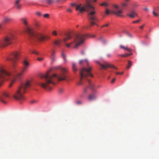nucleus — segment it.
Here are the masks:
<instances>
[{
  "mask_svg": "<svg viewBox=\"0 0 159 159\" xmlns=\"http://www.w3.org/2000/svg\"><path fill=\"white\" fill-rule=\"evenodd\" d=\"M61 70L62 71L61 74L57 75L56 74H53L52 75H50L49 72L50 71H48L44 75L41 76L42 79H43V82H38L37 83V85L40 86L48 91H50L52 89L51 86V84L54 85V80L55 78L57 77L59 81L66 80V72L67 70L65 68H61Z\"/></svg>",
  "mask_w": 159,
  "mask_h": 159,
  "instance_id": "obj_1",
  "label": "nucleus"
},
{
  "mask_svg": "<svg viewBox=\"0 0 159 159\" xmlns=\"http://www.w3.org/2000/svg\"><path fill=\"white\" fill-rule=\"evenodd\" d=\"M31 86V81H27L25 83L20 86L15 94L14 95V98L17 100H23L24 99L23 94L25 92V90Z\"/></svg>",
  "mask_w": 159,
  "mask_h": 159,
  "instance_id": "obj_2",
  "label": "nucleus"
},
{
  "mask_svg": "<svg viewBox=\"0 0 159 159\" xmlns=\"http://www.w3.org/2000/svg\"><path fill=\"white\" fill-rule=\"evenodd\" d=\"M95 36V35H92L90 36V35L88 34H77L76 35V36L74 39V42L69 44L66 43V44L67 47L69 48L70 47V45L71 44L74 42H75L76 43V44L74 48H77L79 46L82 44L84 40L90 37H93Z\"/></svg>",
  "mask_w": 159,
  "mask_h": 159,
  "instance_id": "obj_3",
  "label": "nucleus"
},
{
  "mask_svg": "<svg viewBox=\"0 0 159 159\" xmlns=\"http://www.w3.org/2000/svg\"><path fill=\"white\" fill-rule=\"evenodd\" d=\"M85 61L86 63V65L88 66V69L85 68H83L80 70V81L79 83V85L82 84V80L83 79H86L88 76L89 75L91 77H93V75H92L90 71L92 69L91 67L88 66L89 61L87 59L85 60Z\"/></svg>",
  "mask_w": 159,
  "mask_h": 159,
  "instance_id": "obj_4",
  "label": "nucleus"
},
{
  "mask_svg": "<svg viewBox=\"0 0 159 159\" xmlns=\"http://www.w3.org/2000/svg\"><path fill=\"white\" fill-rule=\"evenodd\" d=\"M25 31V33L28 35L29 39L31 40H39L43 41L45 38H48L47 36H44L35 30H29Z\"/></svg>",
  "mask_w": 159,
  "mask_h": 159,
  "instance_id": "obj_5",
  "label": "nucleus"
},
{
  "mask_svg": "<svg viewBox=\"0 0 159 159\" xmlns=\"http://www.w3.org/2000/svg\"><path fill=\"white\" fill-rule=\"evenodd\" d=\"M14 34L9 33L4 37L3 39L0 41V47H4L12 43V41L15 39Z\"/></svg>",
  "mask_w": 159,
  "mask_h": 159,
  "instance_id": "obj_6",
  "label": "nucleus"
},
{
  "mask_svg": "<svg viewBox=\"0 0 159 159\" xmlns=\"http://www.w3.org/2000/svg\"><path fill=\"white\" fill-rule=\"evenodd\" d=\"M19 53L18 52H15L11 55V57L7 59L8 61H10L11 62V69L12 70L15 72L16 71L17 65L16 61L18 59Z\"/></svg>",
  "mask_w": 159,
  "mask_h": 159,
  "instance_id": "obj_7",
  "label": "nucleus"
},
{
  "mask_svg": "<svg viewBox=\"0 0 159 159\" xmlns=\"http://www.w3.org/2000/svg\"><path fill=\"white\" fill-rule=\"evenodd\" d=\"M95 8L90 4V0H85L84 6L81 7L79 9L80 13L83 11L89 12L91 10H94Z\"/></svg>",
  "mask_w": 159,
  "mask_h": 159,
  "instance_id": "obj_8",
  "label": "nucleus"
},
{
  "mask_svg": "<svg viewBox=\"0 0 159 159\" xmlns=\"http://www.w3.org/2000/svg\"><path fill=\"white\" fill-rule=\"evenodd\" d=\"M23 65L24 67L22 70L21 72L18 74L16 76L14 77V79L11 81V84L9 85V87H11L12 84L15 81L16 79L20 80V79L23 73L25 72L26 69L29 66V63L26 61L25 60L23 62Z\"/></svg>",
  "mask_w": 159,
  "mask_h": 159,
  "instance_id": "obj_9",
  "label": "nucleus"
},
{
  "mask_svg": "<svg viewBox=\"0 0 159 159\" xmlns=\"http://www.w3.org/2000/svg\"><path fill=\"white\" fill-rule=\"evenodd\" d=\"M95 13V12L94 11H92L88 13V18L89 20H91L92 21L90 22V25L89 26H85L84 29H89V27H91L92 26L96 24L94 21L96 20L95 16L94 15Z\"/></svg>",
  "mask_w": 159,
  "mask_h": 159,
  "instance_id": "obj_10",
  "label": "nucleus"
},
{
  "mask_svg": "<svg viewBox=\"0 0 159 159\" xmlns=\"http://www.w3.org/2000/svg\"><path fill=\"white\" fill-rule=\"evenodd\" d=\"M10 73L7 72L3 68H1L0 69V86L2 84V83L6 77L10 76Z\"/></svg>",
  "mask_w": 159,
  "mask_h": 159,
  "instance_id": "obj_11",
  "label": "nucleus"
},
{
  "mask_svg": "<svg viewBox=\"0 0 159 159\" xmlns=\"http://www.w3.org/2000/svg\"><path fill=\"white\" fill-rule=\"evenodd\" d=\"M66 34L67 37L66 38H65L63 39L64 42L66 43V42L68 39H70L74 36H76L77 34L74 33L71 31L69 30L66 33Z\"/></svg>",
  "mask_w": 159,
  "mask_h": 159,
  "instance_id": "obj_12",
  "label": "nucleus"
},
{
  "mask_svg": "<svg viewBox=\"0 0 159 159\" xmlns=\"http://www.w3.org/2000/svg\"><path fill=\"white\" fill-rule=\"evenodd\" d=\"M97 63L98 65L101 66L102 69H106L109 67L113 68L115 69H117V68L114 65L110 64L107 62H104V64H101L99 62H98Z\"/></svg>",
  "mask_w": 159,
  "mask_h": 159,
  "instance_id": "obj_13",
  "label": "nucleus"
},
{
  "mask_svg": "<svg viewBox=\"0 0 159 159\" xmlns=\"http://www.w3.org/2000/svg\"><path fill=\"white\" fill-rule=\"evenodd\" d=\"M9 97V94L7 93L4 92L0 97V100L3 103L6 104L7 103L6 99Z\"/></svg>",
  "mask_w": 159,
  "mask_h": 159,
  "instance_id": "obj_14",
  "label": "nucleus"
},
{
  "mask_svg": "<svg viewBox=\"0 0 159 159\" xmlns=\"http://www.w3.org/2000/svg\"><path fill=\"white\" fill-rule=\"evenodd\" d=\"M20 20L24 25L27 30H31L29 27V24L28 22L27 19L26 17L21 18Z\"/></svg>",
  "mask_w": 159,
  "mask_h": 159,
  "instance_id": "obj_15",
  "label": "nucleus"
},
{
  "mask_svg": "<svg viewBox=\"0 0 159 159\" xmlns=\"http://www.w3.org/2000/svg\"><path fill=\"white\" fill-rule=\"evenodd\" d=\"M127 15L131 18H134L135 16H138L137 14L134 11H130V14H128Z\"/></svg>",
  "mask_w": 159,
  "mask_h": 159,
  "instance_id": "obj_16",
  "label": "nucleus"
},
{
  "mask_svg": "<svg viewBox=\"0 0 159 159\" xmlns=\"http://www.w3.org/2000/svg\"><path fill=\"white\" fill-rule=\"evenodd\" d=\"M13 20L11 18L6 16L3 19V22L6 23H10Z\"/></svg>",
  "mask_w": 159,
  "mask_h": 159,
  "instance_id": "obj_17",
  "label": "nucleus"
},
{
  "mask_svg": "<svg viewBox=\"0 0 159 159\" xmlns=\"http://www.w3.org/2000/svg\"><path fill=\"white\" fill-rule=\"evenodd\" d=\"M122 10H120L118 11H112L111 12V13L114 14L118 16H122V15H121V14L122 13Z\"/></svg>",
  "mask_w": 159,
  "mask_h": 159,
  "instance_id": "obj_18",
  "label": "nucleus"
},
{
  "mask_svg": "<svg viewBox=\"0 0 159 159\" xmlns=\"http://www.w3.org/2000/svg\"><path fill=\"white\" fill-rule=\"evenodd\" d=\"M96 98V95L94 93L89 95V99L90 101H92V100L95 99Z\"/></svg>",
  "mask_w": 159,
  "mask_h": 159,
  "instance_id": "obj_19",
  "label": "nucleus"
},
{
  "mask_svg": "<svg viewBox=\"0 0 159 159\" xmlns=\"http://www.w3.org/2000/svg\"><path fill=\"white\" fill-rule=\"evenodd\" d=\"M89 83V88L93 91H95V88L94 87V85L93 84L91 83L90 81L89 80H88Z\"/></svg>",
  "mask_w": 159,
  "mask_h": 159,
  "instance_id": "obj_20",
  "label": "nucleus"
},
{
  "mask_svg": "<svg viewBox=\"0 0 159 159\" xmlns=\"http://www.w3.org/2000/svg\"><path fill=\"white\" fill-rule=\"evenodd\" d=\"M72 68L74 72H76L78 70L76 67V65L74 63H72Z\"/></svg>",
  "mask_w": 159,
  "mask_h": 159,
  "instance_id": "obj_21",
  "label": "nucleus"
},
{
  "mask_svg": "<svg viewBox=\"0 0 159 159\" xmlns=\"http://www.w3.org/2000/svg\"><path fill=\"white\" fill-rule=\"evenodd\" d=\"M53 43L55 45L59 46L61 43V41L55 40L54 41Z\"/></svg>",
  "mask_w": 159,
  "mask_h": 159,
  "instance_id": "obj_22",
  "label": "nucleus"
},
{
  "mask_svg": "<svg viewBox=\"0 0 159 159\" xmlns=\"http://www.w3.org/2000/svg\"><path fill=\"white\" fill-rule=\"evenodd\" d=\"M120 47L121 48L123 49H124L126 50V51H127L128 52H130L132 51V50L131 49L129 48H128L127 47H125L122 45H120Z\"/></svg>",
  "mask_w": 159,
  "mask_h": 159,
  "instance_id": "obj_23",
  "label": "nucleus"
},
{
  "mask_svg": "<svg viewBox=\"0 0 159 159\" xmlns=\"http://www.w3.org/2000/svg\"><path fill=\"white\" fill-rule=\"evenodd\" d=\"M132 62L130 61H128V65L127 67V69H129L132 66Z\"/></svg>",
  "mask_w": 159,
  "mask_h": 159,
  "instance_id": "obj_24",
  "label": "nucleus"
},
{
  "mask_svg": "<svg viewBox=\"0 0 159 159\" xmlns=\"http://www.w3.org/2000/svg\"><path fill=\"white\" fill-rule=\"evenodd\" d=\"M99 5L101 6H103L106 7L108 6V4H107L106 2H103L102 3L100 4Z\"/></svg>",
  "mask_w": 159,
  "mask_h": 159,
  "instance_id": "obj_25",
  "label": "nucleus"
},
{
  "mask_svg": "<svg viewBox=\"0 0 159 159\" xmlns=\"http://www.w3.org/2000/svg\"><path fill=\"white\" fill-rule=\"evenodd\" d=\"M46 1L48 4H52L54 2L53 0H46Z\"/></svg>",
  "mask_w": 159,
  "mask_h": 159,
  "instance_id": "obj_26",
  "label": "nucleus"
},
{
  "mask_svg": "<svg viewBox=\"0 0 159 159\" xmlns=\"http://www.w3.org/2000/svg\"><path fill=\"white\" fill-rule=\"evenodd\" d=\"M15 6L17 9H19L20 8L21 6L19 4H15Z\"/></svg>",
  "mask_w": 159,
  "mask_h": 159,
  "instance_id": "obj_27",
  "label": "nucleus"
},
{
  "mask_svg": "<svg viewBox=\"0 0 159 159\" xmlns=\"http://www.w3.org/2000/svg\"><path fill=\"white\" fill-rule=\"evenodd\" d=\"M127 4V3H122L121 4V8L122 9H123L124 7L126 6Z\"/></svg>",
  "mask_w": 159,
  "mask_h": 159,
  "instance_id": "obj_28",
  "label": "nucleus"
},
{
  "mask_svg": "<svg viewBox=\"0 0 159 159\" xmlns=\"http://www.w3.org/2000/svg\"><path fill=\"white\" fill-rule=\"evenodd\" d=\"M107 15H109L110 13V11L109 10L107 9H106V11H105Z\"/></svg>",
  "mask_w": 159,
  "mask_h": 159,
  "instance_id": "obj_29",
  "label": "nucleus"
},
{
  "mask_svg": "<svg viewBox=\"0 0 159 159\" xmlns=\"http://www.w3.org/2000/svg\"><path fill=\"white\" fill-rule=\"evenodd\" d=\"M52 34L53 35L55 36L57 35V32L56 31V30H53L52 32Z\"/></svg>",
  "mask_w": 159,
  "mask_h": 159,
  "instance_id": "obj_30",
  "label": "nucleus"
},
{
  "mask_svg": "<svg viewBox=\"0 0 159 159\" xmlns=\"http://www.w3.org/2000/svg\"><path fill=\"white\" fill-rule=\"evenodd\" d=\"M118 56H120L123 57H125L128 56V55H127V54H125L119 55Z\"/></svg>",
  "mask_w": 159,
  "mask_h": 159,
  "instance_id": "obj_31",
  "label": "nucleus"
},
{
  "mask_svg": "<svg viewBox=\"0 0 159 159\" xmlns=\"http://www.w3.org/2000/svg\"><path fill=\"white\" fill-rule=\"evenodd\" d=\"M43 16L46 18H48L49 17V15L48 14H45L43 15Z\"/></svg>",
  "mask_w": 159,
  "mask_h": 159,
  "instance_id": "obj_32",
  "label": "nucleus"
},
{
  "mask_svg": "<svg viewBox=\"0 0 159 159\" xmlns=\"http://www.w3.org/2000/svg\"><path fill=\"white\" fill-rule=\"evenodd\" d=\"M84 62V61L83 60H80L79 61V64L80 65H83Z\"/></svg>",
  "mask_w": 159,
  "mask_h": 159,
  "instance_id": "obj_33",
  "label": "nucleus"
},
{
  "mask_svg": "<svg viewBox=\"0 0 159 159\" xmlns=\"http://www.w3.org/2000/svg\"><path fill=\"white\" fill-rule=\"evenodd\" d=\"M140 20H141L139 19V20H136V21H133V23H138L139 22Z\"/></svg>",
  "mask_w": 159,
  "mask_h": 159,
  "instance_id": "obj_34",
  "label": "nucleus"
},
{
  "mask_svg": "<svg viewBox=\"0 0 159 159\" xmlns=\"http://www.w3.org/2000/svg\"><path fill=\"white\" fill-rule=\"evenodd\" d=\"M76 103L77 105H80L82 104V102L79 101H76Z\"/></svg>",
  "mask_w": 159,
  "mask_h": 159,
  "instance_id": "obj_35",
  "label": "nucleus"
},
{
  "mask_svg": "<svg viewBox=\"0 0 159 159\" xmlns=\"http://www.w3.org/2000/svg\"><path fill=\"white\" fill-rule=\"evenodd\" d=\"M55 52L54 50H53L52 52V56H53L55 54Z\"/></svg>",
  "mask_w": 159,
  "mask_h": 159,
  "instance_id": "obj_36",
  "label": "nucleus"
},
{
  "mask_svg": "<svg viewBox=\"0 0 159 159\" xmlns=\"http://www.w3.org/2000/svg\"><path fill=\"white\" fill-rule=\"evenodd\" d=\"M153 15L155 16H157L158 14L156 13L154 11H153Z\"/></svg>",
  "mask_w": 159,
  "mask_h": 159,
  "instance_id": "obj_37",
  "label": "nucleus"
},
{
  "mask_svg": "<svg viewBox=\"0 0 159 159\" xmlns=\"http://www.w3.org/2000/svg\"><path fill=\"white\" fill-rule=\"evenodd\" d=\"M36 14L37 15H38V16H41V13H40V12H36Z\"/></svg>",
  "mask_w": 159,
  "mask_h": 159,
  "instance_id": "obj_38",
  "label": "nucleus"
},
{
  "mask_svg": "<svg viewBox=\"0 0 159 159\" xmlns=\"http://www.w3.org/2000/svg\"><path fill=\"white\" fill-rule=\"evenodd\" d=\"M20 0H16V1L15 2V4H19L20 2Z\"/></svg>",
  "mask_w": 159,
  "mask_h": 159,
  "instance_id": "obj_39",
  "label": "nucleus"
},
{
  "mask_svg": "<svg viewBox=\"0 0 159 159\" xmlns=\"http://www.w3.org/2000/svg\"><path fill=\"white\" fill-rule=\"evenodd\" d=\"M123 72H122L121 73H120L119 72H116V75H122L123 74Z\"/></svg>",
  "mask_w": 159,
  "mask_h": 159,
  "instance_id": "obj_40",
  "label": "nucleus"
},
{
  "mask_svg": "<svg viewBox=\"0 0 159 159\" xmlns=\"http://www.w3.org/2000/svg\"><path fill=\"white\" fill-rule=\"evenodd\" d=\"M143 9H144V10L145 11H148V8L147 7H144V8H143Z\"/></svg>",
  "mask_w": 159,
  "mask_h": 159,
  "instance_id": "obj_41",
  "label": "nucleus"
},
{
  "mask_svg": "<svg viewBox=\"0 0 159 159\" xmlns=\"http://www.w3.org/2000/svg\"><path fill=\"white\" fill-rule=\"evenodd\" d=\"M116 80V78H114L113 79V80H112L111 81V83H113L114 81H115Z\"/></svg>",
  "mask_w": 159,
  "mask_h": 159,
  "instance_id": "obj_42",
  "label": "nucleus"
},
{
  "mask_svg": "<svg viewBox=\"0 0 159 159\" xmlns=\"http://www.w3.org/2000/svg\"><path fill=\"white\" fill-rule=\"evenodd\" d=\"M62 56L64 58V59H65V58H66V57H65V55L63 53H62Z\"/></svg>",
  "mask_w": 159,
  "mask_h": 159,
  "instance_id": "obj_43",
  "label": "nucleus"
},
{
  "mask_svg": "<svg viewBox=\"0 0 159 159\" xmlns=\"http://www.w3.org/2000/svg\"><path fill=\"white\" fill-rule=\"evenodd\" d=\"M144 26V25H143L141 26H140L139 28L141 29H143V28Z\"/></svg>",
  "mask_w": 159,
  "mask_h": 159,
  "instance_id": "obj_44",
  "label": "nucleus"
},
{
  "mask_svg": "<svg viewBox=\"0 0 159 159\" xmlns=\"http://www.w3.org/2000/svg\"><path fill=\"white\" fill-rule=\"evenodd\" d=\"M64 90L63 89H59V91L60 93H62L63 92Z\"/></svg>",
  "mask_w": 159,
  "mask_h": 159,
  "instance_id": "obj_45",
  "label": "nucleus"
},
{
  "mask_svg": "<svg viewBox=\"0 0 159 159\" xmlns=\"http://www.w3.org/2000/svg\"><path fill=\"white\" fill-rule=\"evenodd\" d=\"M76 8L75 9V10L76 11H77L80 9V8L79 7L77 6V5L76 6Z\"/></svg>",
  "mask_w": 159,
  "mask_h": 159,
  "instance_id": "obj_46",
  "label": "nucleus"
},
{
  "mask_svg": "<svg viewBox=\"0 0 159 159\" xmlns=\"http://www.w3.org/2000/svg\"><path fill=\"white\" fill-rule=\"evenodd\" d=\"M77 5L75 3H72L71 4V6H76Z\"/></svg>",
  "mask_w": 159,
  "mask_h": 159,
  "instance_id": "obj_47",
  "label": "nucleus"
},
{
  "mask_svg": "<svg viewBox=\"0 0 159 159\" xmlns=\"http://www.w3.org/2000/svg\"><path fill=\"white\" fill-rule=\"evenodd\" d=\"M87 88L85 89H84V93H86L87 92Z\"/></svg>",
  "mask_w": 159,
  "mask_h": 159,
  "instance_id": "obj_48",
  "label": "nucleus"
},
{
  "mask_svg": "<svg viewBox=\"0 0 159 159\" xmlns=\"http://www.w3.org/2000/svg\"><path fill=\"white\" fill-rule=\"evenodd\" d=\"M43 59V58H38V60L39 61H41V60H42Z\"/></svg>",
  "mask_w": 159,
  "mask_h": 159,
  "instance_id": "obj_49",
  "label": "nucleus"
},
{
  "mask_svg": "<svg viewBox=\"0 0 159 159\" xmlns=\"http://www.w3.org/2000/svg\"><path fill=\"white\" fill-rule=\"evenodd\" d=\"M32 53L35 54H38V52H36L35 51H33L32 52Z\"/></svg>",
  "mask_w": 159,
  "mask_h": 159,
  "instance_id": "obj_50",
  "label": "nucleus"
},
{
  "mask_svg": "<svg viewBox=\"0 0 159 159\" xmlns=\"http://www.w3.org/2000/svg\"><path fill=\"white\" fill-rule=\"evenodd\" d=\"M67 11H68L70 12H71V11H72V10L70 8L68 9L67 10Z\"/></svg>",
  "mask_w": 159,
  "mask_h": 159,
  "instance_id": "obj_51",
  "label": "nucleus"
},
{
  "mask_svg": "<svg viewBox=\"0 0 159 159\" xmlns=\"http://www.w3.org/2000/svg\"><path fill=\"white\" fill-rule=\"evenodd\" d=\"M114 7L116 9H118V7L117 5H114Z\"/></svg>",
  "mask_w": 159,
  "mask_h": 159,
  "instance_id": "obj_52",
  "label": "nucleus"
},
{
  "mask_svg": "<svg viewBox=\"0 0 159 159\" xmlns=\"http://www.w3.org/2000/svg\"><path fill=\"white\" fill-rule=\"evenodd\" d=\"M35 26L37 27H38L39 26V24L37 23H36L35 24Z\"/></svg>",
  "mask_w": 159,
  "mask_h": 159,
  "instance_id": "obj_53",
  "label": "nucleus"
},
{
  "mask_svg": "<svg viewBox=\"0 0 159 159\" xmlns=\"http://www.w3.org/2000/svg\"><path fill=\"white\" fill-rule=\"evenodd\" d=\"M99 39L101 40L102 41H103V38L102 37H101L100 38H99Z\"/></svg>",
  "mask_w": 159,
  "mask_h": 159,
  "instance_id": "obj_54",
  "label": "nucleus"
},
{
  "mask_svg": "<svg viewBox=\"0 0 159 159\" xmlns=\"http://www.w3.org/2000/svg\"><path fill=\"white\" fill-rule=\"evenodd\" d=\"M108 24H106V25H103L102 26V28H103V27H105V26H108Z\"/></svg>",
  "mask_w": 159,
  "mask_h": 159,
  "instance_id": "obj_55",
  "label": "nucleus"
},
{
  "mask_svg": "<svg viewBox=\"0 0 159 159\" xmlns=\"http://www.w3.org/2000/svg\"><path fill=\"white\" fill-rule=\"evenodd\" d=\"M107 56L108 57H110L111 56V55L110 54H107Z\"/></svg>",
  "mask_w": 159,
  "mask_h": 159,
  "instance_id": "obj_56",
  "label": "nucleus"
},
{
  "mask_svg": "<svg viewBox=\"0 0 159 159\" xmlns=\"http://www.w3.org/2000/svg\"><path fill=\"white\" fill-rule=\"evenodd\" d=\"M77 6L79 7L80 8V7L81 6H82V4H80L79 5H77Z\"/></svg>",
  "mask_w": 159,
  "mask_h": 159,
  "instance_id": "obj_57",
  "label": "nucleus"
},
{
  "mask_svg": "<svg viewBox=\"0 0 159 159\" xmlns=\"http://www.w3.org/2000/svg\"><path fill=\"white\" fill-rule=\"evenodd\" d=\"M2 25L1 24H0V29H2Z\"/></svg>",
  "mask_w": 159,
  "mask_h": 159,
  "instance_id": "obj_58",
  "label": "nucleus"
},
{
  "mask_svg": "<svg viewBox=\"0 0 159 159\" xmlns=\"http://www.w3.org/2000/svg\"><path fill=\"white\" fill-rule=\"evenodd\" d=\"M127 55H128V56H130V55H132V53H129V54H127Z\"/></svg>",
  "mask_w": 159,
  "mask_h": 159,
  "instance_id": "obj_59",
  "label": "nucleus"
},
{
  "mask_svg": "<svg viewBox=\"0 0 159 159\" xmlns=\"http://www.w3.org/2000/svg\"><path fill=\"white\" fill-rule=\"evenodd\" d=\"M56 0L57 2H59L61 0Z\"/></svg>",
  "mask_w": 159,
  "mask_h": 159,
  "instance_id": "obj_60",
  "label": "nucleus"
},
{
  "mask_svg": "<svg viewBox=\"0 0 159 159\" xmlns=\"http://www.w3.org/2000/svg\"><path fill=\"white\" fill-rule=\"evenodd\" d=\"M97 0H94V1H93V2H96V1H97Z\"/></svg>",
  "mask_w": 159,
  "mask_h": 159,
  "instance_id": "obj_61",
  "label": "nucleus"
},
{
  "mask_svg": "<svg viewBox=\"0 0 159 159\" xmlns=\"http://www.w3.org/2000/svg\"><path fill=\"white\" fill-rule=\"evenodd\" d=\"M126 1H129L130 0H125Z\"/></svg>",
  "mask_w": 159,
  "mask_h": 159,
  "instance_id": "obj_62",
  "label": "nucleus"
},
{
  "mask_svg": "<svg viewBox=\"0 0 159 159\" xmlns=\"http://www.w3.org/2000/svg\"><path fill=\"white\" fill-rule=\"evenodd\" d=\"M78 26H79V25H77L76 26L77 28Z\"/></svg>",
  "mask_w": 159,
  "mask_h": 159,
  "instance_id": "obj_63",
  "label": "nucleus"
},
{
  "mask_svg": "<svg viewBox=\"0 0 159 159\" xmlns=\"http://www.w3.org/2000/svg\"><path fill=\"white\" fill-rule=\"evenodd\" d=\"M110 77V76H109V77H108V79H109Z\"/></svg>",
  "mask_w": 159,
  "mask_h": 159,
  "instance_id": "obj_64",
  "label": "nucleus"
}]
</instances>
